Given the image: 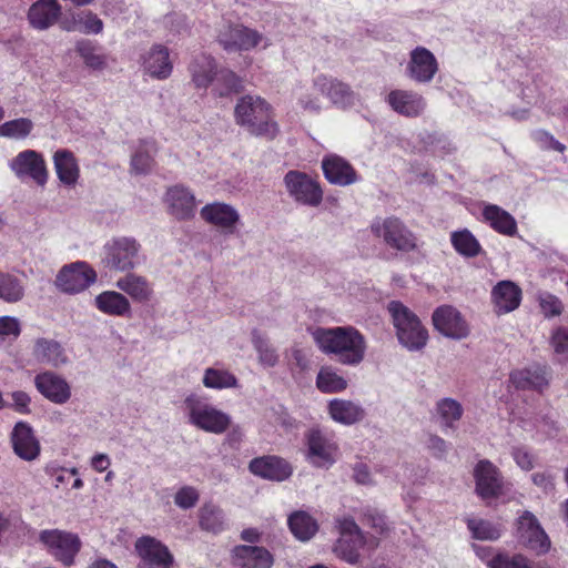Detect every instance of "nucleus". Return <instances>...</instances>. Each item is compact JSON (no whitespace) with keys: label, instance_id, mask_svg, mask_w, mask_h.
Here are the masks:
<instances>
[{"label":"nucleus","instance_id":"1","mask_svg":"<svg viewBox=\"0 0 568 568\" xmlns=\"http://www.w3.org/2000/svg\"><path fill=\"white\" fill-rule=\"evenodd\" d=\"M313 338L322 352L335 355L344 365H357L364 359L365 339L354 327L317 328Z\"/></svg>","mask_w":568,"mask_h":568},{"label":"nucleus","instance_id":"2","mask_svg":"<svg viewBox=\"0 0 568 568\" xmlns=\"http://www.w3.org/2000/svg\"><path fill=\"white\" fill-rule=\"evenodd\" d=\"M234 121L256 136L274 139L278 132L277 123L273 120L272 105L260 95L241 97L234 106Z\"/></svg>","mask_w":568,"mask_h":568},{"label":"nucleus","instance_id":"3","mask_svg":"<svg viewBox=\"0 0 568 568\" xmlns=\"http://www.w3.org/2000/svg\"><path fill=\"white\" fill-rule=\"evenodd\" d=\"M387 310L392 316L399 343L412 352L424 348L428 339V333L417 315L398 301H392Z\"/></svg>","mask_w":568,"mask_h":568},{"label":"nucleus","instance_id":"4","mask_svg":"<svg viewBox=\"0 0 568 568\" xmlns=\"http://www.w3.org/2000/svg\"><path fill=\"white\" fill-rule=\"evenodd\" d=\"M189 422L199 429L212 434H223L231 425V416L204 402L197 395L184 400Z\"/></svg>","mask_w":568,"mask_h":568},{"label":"nucleus","instance_id":"5","mask_svg":"<svg viewBox=\"0 0 568 568\" xmlns=\"http://www.w3.org/2000/svg\"><path fill=\"white\" fill-rule=\"evenodd\" d=\"M371 231L397 251L410 252L417 246L416 236L398 217L376 219L371 225Z\"/></svg>","mask_w":568,"mask_h":568},{"label":"nucleus","instance_id":"6","mask_svg":"<svg viewBox=\"0 0 568 568\" xmlns=\"http://www.w3.org/2000/svg\"><path fill=\"white\" fill-rule=\"evenodd\" d=\"M141 245L133 237H115L108 242L102 262L111 270L126 272L133 270L138 262Z\"/></svg>","mask_w":568,"mask_h":568},{"label":"nucleus","instance_id":"7","mask_svg":"<svg viewBox=\"0 0 568 568\" xmlns=\"http://www.w3.org/2000/svg\"><path fill=\"white\" fill-rule=\"evenodd\" d=\"M284 184L290 196L297 203L318 206L323 200L320 184L304 172L291 170L284 176Z\"/></svg>","mask_w":568,"mask_h":568},{"label":"nucleus","instance_id":"8","mask_svg":"<svg viewBox=\"0 0 568 568\" xmlns=\"http://www.w3.org/2000/svg\"><path fill=\"white\" fill-rule=\"evenodd\" d=\"M339 538L334 546L337 557L349 564H356L359 557L358 550L364 545V536L352 517H343L336 520Z\"/></svg>","mask_w":568,"mask_h":568},{"label":"nucleus","instance_id":"9","mask_svg":"<svg viewBox=\"0 0 568 568\" xmlns=\"http://www.w3.org/2000/svg\"><path fill=\"white\" fill-rule=\"evenodd\" d=\"M139 557L138 568H173L174 557L170 549L151 536H142L134 544Z\"/></svg>","mask_w":568,"mask_h":568},{"label":"nucleus","instance_id":"10","mask_svg":"<svg viewBox=\"0 0 568 568\" xmlns=\"http://www.w3.org/2000/svg\"><path fill=\"white\" fill-rule=\"evenodd\" d=\"M200 216L206 224L214 226L223 235L235 234L241 223L239 211L233 205L220 201L205 204L200 210Z\"/></svg>","mask_w":568,"mask_h":568},{"label":"nucleus","instance_id":"11","mask_svg":"<svg viewBox=\"0 0 568 568\" xmlns=\"http://www.w3.org/2000/svg\"><path fill=\"white\" fill-rule=\"evenodd\" d=\"M219 43L226 51H248L256 48L264 41L267 47L268 40L257 30L247 28L242 24L227 26L220 31L217 37Z\"/></svg>","mask_w":568,"mask_h":568},{"label":"nucleus","instance_id":"12","mask_svg":"<svg viewBox=\"0 0 568 568\" xmlns=\"http://www.w3.org/2000/svg\"><path fill=\"white\" fill-rule=\"evenodd\" d=\"M40 540L58 560L67 566L73 562L81 547V541L75 534L59 529L43 530L40 534Z\"/></svg>","mask_w":568,"mask_h":568},{"label":"nucleus","instance_id":"13","mask_svg":"<svg viewBox=\"0 0 568 568\" xmlns=\"http://www.w3.org/2000/svg\"><path fill=\"white\" fill-rule=\"evenodd\" d=\"M97 281L95 271L85 262L63 266L57 275V286L65 293H79Z\"/></svg>","mask_w":568,"mask_h":568},{"label":"nucleus","instance_id":"14","mask_svg":"<svg viewBox=\"0 0 568 568\" xmlns=\"http://www.w3.org/2000/svg\"><path fill=\"white\" fill-rule=\"evenodd\" d=\"M434 327L444 336L463 339L469 335V327L458 310L450 305L437 307L433 313Z\"/></svg>","mask_w":568,"mask_h":568},{"label":"nucleus","instance_id":"15","mask_svg":"<svg viewBox=\"0 0 568 568\" xmlns=\"http://www.w3.org/2000/svg\"><path fill=\"white\" fill-rule=\"evenodd\" d=\"M168 212L178 221H191L196 213V199L186 186L176 184L169 187L164 195Z\"/></svg>","mask_w":568,"mask_h":568},{"label":"nucleus","instance_id":"16","mask_svg":"<svg viewBox=\"0 0 568 568\" xmlns=\"http://www.w3.org/2000/svg\"><path fill=\"white\" fill-rule=\"evenodd\" d=\"M439 70L436 57L424 47H416L409 53L406 75L417 83H429Z\"/></svg>","mask_w":568,"mask_h":568},{"label":"nucleus","instance_id":"17","mask_svg":"<svg viewBox=\"0 0 568 568\" xmlns=\"http://www.w3.org/2000/svg\"><path fill=\"white\" fill-rule=\"evenodd\" d=\"M11 170L19 179L29 178L43 186L48 180L45 162L40 153L33 150L20 152L10 163Z\"/></svg>","mask_w":568,"mask_h":568},{"label":"nucleus","instance_id":"18","mask_svg":"<svg viewBox=\"0 0 568 568\" xmlns=\"http://www.w3.org/2000/svg\"><path fill=\"white\" fill-rule=\"evenodd\" d=\"M476 493L483 498H495L504 493V478L499 469L489 460H480L474 470Z\"/></svg>","mask_w":568,"mask_h":568},{"label":"nucleus","instance_id":"19","mask_svg":"<svg viewBox=\"0 0 568 568\" xmlns=\"http://www.w3.org/2000/svg\"><path fill=\"white\" fill-rule=\"evenodd\" d=\"M142 71L156 80L168 79L173 71L170 51L163 44H153L140 58Z\"/></svg>","mask_w":568,"mask_h":568},{"label":"nucleus","instance_id":"20","mask_svg":"<svg viewBox=\"0 0 568 568\" xmlns=\"http://www.w3.org/2000/svg\"><path fill=\"white\" fill-rule=\"evenodd\" d=\"M386 101L392 110L406 118H417L426 109L424 97L412 90H392Z\"/></svg>","mask_w":568,"mask_h":568},{"label":"nucleus","instance_id":"21","mask_svg":"<svg viewBox=\"0 0 568 568\" xmlns=\"http://www.w3.org/2000/svg\"><path fill=\"white\" fill-rule=\"evenodd\" d=\"M38 392L54 404H64L71 397V387L68 382L53 372H43L34 377Z\"/></svg>","mask_w":568,"mask_h":568},{"label":"nucleus","instance_id":"22","mask_svg":"<svg viewBox=\"0 0 568 568\" xmlns=\"http://www.w3.org/2000/svg\"><path fill=\"white\" fill-rule=\"evenodd\" d=\"M62 7L58 0H37L33 2L27 18L30 26L36 30H48L60 20Z\"/></svg>","mask_w":568,"mask_h":568},{"label":"nucleus","instance_id":"23","mask_svg":"<svg viewBox=\"0 0 568 568\" xmlns=\"http://www.w3.org/2000/svg\"><path fill=\"white\" fill-rule=\"evenodd\" d=\"M316 85L318 90L325 91V95L338 108H351L358 101V94L338 79L322 74L316 77Z\"/></svg>","mask_w":568,"mask_h":568},{"label":"nucleus","instance_id":"24","mask_svg":"<svg viewBox=\"0 0 568 568\" xmlns=\"http://www.w3.org/2000/svg\"><path fill=\"white\" fill-rule=\"evenodd\" d=\"M11 443L14 454L23 460L32 462L40 455V443L27 423L16 424L11 433Z\"/></svg>","mask_w":568,"mask_h":568},{"label":"nucleus","instance_id":"25","mask_svg":"<svg viewBox=\"0 0 568 568\" xmlns=\"http://www.w3.org/2000/svg\"><path fill=\"white\" fill-rule=\"evenodd\" d=\"M252 474L268 480L283 481L292 475L291 465L277 456H262L250 462Z\"/></svg>","mask_w":568,"mask_h":568},{"label":"nucleus","instance_id":"26","mask_svg":"<svg viewBox=\"0 0 568 568\" xmlns=\"http://www.w3.org/2000/svg\"><path fill=\"white\" fill-rule=\"evenodd\" d=\"M308 458L317 467H328L335 462L336 445L316 429L307 435Z\"/></svg>","mask_w":568,"mask_h":568},{"label":"nucleus","instance_id":"27","mask_svg":"<svg viewBox=\"0 0 568 568\" xmlns=\"http://www.w3.org/2000/svg\"><path fill=\"white\" fill-rule=\"evenodd\" d=\"M491 300L496 313L506 314L519 306L521 290L511 281H500L493 287Z\"/></svg>","mask_w":568,"mask_h":568},{"label":"nucleus","instance_id":"28","mask_svg":"<svg viewBox=\"0 0 568 568\" xmlns=\"http://www.w3.org/2000/svg\"><path fill=\"white\" fill-rule=\"evenodd\" d=\"M103 21L91 10L72 12L60 21V28L67 32H81L83 34H99L103 31Z\"/></svg>","mask_w":568,"mask_h":568},{"label":"nucleus","instance_id":"29","mask_svg":"<svg viewBox=\"0 0 568 568\" xmlns=\"http://www.w3.org/2000/svg\"><path fill=\"white\" fill-rule=\"evenodd\" d=\"M322 169L328 182L337 185H349L357 180L353 166L337 155H328L322 161Z\"/></svg>","mask_w":568,"mask_h":568},{"label":"nucleus","instance_id":"30","mask_svg":"<svg viewBox=\"0 0 568 568\" xmlns=\"http://www.w3.org/2000/svg\"><path fill=\"white\" fill-rule=\"evenodd\" d=\"M234 561L240 568H271L273 556L257 546H237L234 549Z\"/></svg>","mask_w":568,"mask_h":568},{"label":"nucleus","instance_id":"31","mask_svg":"<svg viewBox=\"0 0 568 568\" xmlns=\"http://www.w3.org/2000/svg\"><path fill=\"white\" fill-rule=\"evenodd\" d=\"M192 83L196 89H207L217 75V64L211 55H196L189 65Z\"/></svg>","mask_w":568,"mask_h":568},{"label":"nucleus","instance_id":"32","mask_svg":"<svg viewBox=\"0 0 568 568\" xmlns=\"http://www.w3.org/2000/svg\"><path fill=\"white\" fill-rule=\"evenodd\" d=\"M95 307L103 314L115 317L131 315V304L125 295L116 291H104L94 298Z\"/></svg>","mask_w":568,"mask_h":568},{"label":"nucleus","instance_id":"33","mask_svg":"<svg viewBox=\"0 0 568 568\" xmlns=\"http://www.w3.org/2000/svg\"><path fill=\"white\" fill-rule=\"evenodd\" d=\"M54 169L59 181L65 186H74L80 178V169L74 154L65 149L55 151Z\"/></svg>","mask_w":568,"mask_h":568},{"label":"nucleus","instance_id":"34","mask_svg":"<svg viewBox=\"0 0 568 568\" xmlns=\"http://www.w3.org/2000/svg\"><path fill=\"white\" fill-rule=\"evenodd\" d=\"M115 287L140 303L149 302L153 295V288L148 280L134 273L120 277L115 282Z\"/></svg>","mask_w":568,"mask_h":568},{"label":"nucleus","instance_id":"35","mask_svg":"<svg viewBox=\"0 0 568 568\" xmlns=\"http://www.w3.org/2000/svg\"><path fill=\"white\" fill-rule=\"evenodd\" d=\"M33 357L41 364L59 367L67 363L62 346L53 339L38 338L33 346Z\"/></svg>","mask_w":568,"mask_h":568},{"label":"nucleus","instance_id":"36","mask_svg":"<svg viewBox=\"0 0 568 568\" xmlns=\"http://www.w3.org/2000/svg\"><path fill=\"white\" fill-rule=\"evenodd\" d=\"M483 215L496 232L508 236H513L516 234V220L510 213L499 207L498 205H486Z\"/></svg>","mask_w":568,"mask_h":568},{"label":"nucleus","instance_id":"37","mask_svg":"<svg viewBox=\"0 0 568 568\" xmlns=\"http://www.w3.org/2000/svg\"><path fill=\"white\" fill-rule=\"evenodd\" d=\"M331 417L341 424L351 425L357 423L364 417V409L346 399H333L328 404Z\"/></svg>","mask_w":568,"mask_h":568},{"label":"nucleus","instance_id":"38","mask_svg":"<svg viewBox=\"0 0 568 568\" xmlns=\"http://www.w3.org/2000/svg\"><path fill=\"white\" fill-rule=\"evenodd\" d=\"M511 382L517 388L542 390L548 385L546 369L539 366L511 373Z\"/></svg>","mask_w":568,"mask_h":568},{"label":"nucleus","instance_id":"39","mask_svg":"<svg viewBox=\"0 0 568 568\" xmlns=\"http://www.w3.org/2000/svg\"><path fill=\"white\" fill-rule=\"evenodd\" d=\"M75 52L81 57L87 68L102 71L108 67V57L98 52L92 41L82 39L75 44Z\"/></svg>","mask_w":568,"mask_h":568},{"label":"nucleus","instance_id":"40","mask_svg":"<svg viewBox=\"0 0 568 568\" xmlns=\"http://www.w3.org/2000/svg\"><path fill=\"white\" fill-rule=\"evenodd\" d=\"M288 526L293 535L306 541L311 539L318 529L317 523L305 511H295L288 518Z\"/></svg>","mask_w":568,"mask_h":568},{"label":"nucleus","instance_id":"41","mask_svg":"<svg viewBox=\"0 0 568 568\" xmlns=\"http://www.w3.org/2000/svg\"><path fill=\"white\" fill-rule=\"evenodd\" d=\"M450 242L457 253L465 257H475L481 252L479 242L467 229L453 232Z\"/></svg>","mask_w":568,"mask_h":568},{"label":"nucleus","instance_id":"42","mask_svg":"<svg viewBox=\"0 0 568 568\" xmlns=\"http://www.w3.org/2000/svg\"><path fill=\"white\" fill-rule=\"evenodd\" d=\"M244 90L242 79L231 70H222L216 78V84L212 90L215 97L224 98Z\"/></svg>","mask_w":568,"mask_h":568},{"label":"nucleus","instance_id":"43","mask_svg":"<svg viewBox=\"0 0 568 568\" xmlns=\"http://www.w3.org/2000/svg\"><path fill=\"white\" fill-rule=\"evenodd\" d=\"M436 413L439 416L443 426L454 428L464 413L462 404L450 397L442 398L436 404Z\"/></svg>","mask_w":568,"mask_h":568},{"label":"nucleus","instance_id":"44","mask_svg":"<svg viewBox=\"0 0 568 568\" xmlns=\"http://www.w3.org/2000/svg\"><path fill=\"white\" fill-rule=\"evenodd\" d=\"M203 385L206 388L223 389L237 387V378L226 369L209 367L204 371Z\"/></svg>","mask_w":568,"mask_h":568},{"label":"nucleus","instance_id":"45","mask_svg":"<svg viewBox=\"0 0 568 568\" xmlns=\"http://www.w3.org/2000/svg\"><path fill=\"white\" fill-rule=\"evenodd\" d=\"M200 527L203 530L217 534L223 530L224 528V515L223 510L213 505V504H205L200 509Z\"/></svg>","mask_w":568,"mask_h":568},{"label":"nucleus","instance_id":"46","mask_svg":"<svg viewBox=\"0 0 568 568\" xmlns=\"http://www.w3.org/2000/svg\"><path fill=\"white\" fill-rule=\"evenodd\" d=\"M24 296L21 281L11 274L0 272V298L7 303H17Z\"/></svg>","mask_w":568,"mask_h":568},{"label":"nucleus","instance_id":"47","mask_svg":"<svg viewBox=\"0 0 568 568\" xmlns=\"http://www.w3.org/2000/svg\"><path fill=\"white\" fill-rule=\"evenodd\" d=\"M316 385L324 393H335L344 390L347 382L331 367H322L317 374Z\"/></svg>","mask_w":568,"mask_h":568},{"label":"nucleus","instance_id":"48","mask_svg":"<svg viewBox=\"0 0 568 568\" xmlns=\"http://www.w3.org/2000/svg\"><path fill=\"white\" fill-rule=\"evenodd\" d=\"M33 129V123L28 118H19L7 121L0 125V136L11 139H24Z\"/></svg>","mask_w":568,"mask_h":568},{"label":"nucleus","instance_id":"49","mask_svg":"<svg viewBox=\"0 0 568 568\" xmlns=\"http://www.w3.org/2000/svg\"><path fill=\"white\" fill-rule=\"evenodd\" d=\"M467 527L476 539L496 540L500 537V528L484 519H468Z\"/></svg>","mask_w":568,"mask_h":568},{"label":"nucleus","instance_id":"50","mask_svg":"<svg viewBox=\"0 0 568 568\" xmlns=\"http://www.w3.org/2000/svg\"><path fill=\"white\" fill-rule=\"evenodd\" d=\"M520 542L537 554H545L550 548V541L544 529L538 526L529 532L524 534Z\"/></svg>","mask_w":568,"mask_h":568},{"label":"nucleus","instance_id":"51","mask_svg":"<svg viewBox=\"0 0 568 568\" xmlns=\"http://www.w3.org/2000/svg\"><path fill=\"white\" fill-rule=\"evenodd\" d=\"M252 343L258 354V362L262 365L268 367H273L276 365L278 356L267 339H265L263 336L254 332Z\"/></svg>","mask_w":568,"mask_h":568},{"label":"nucleus","instance_id":"52","mask_svg":"<svg viewBox=\"0 0 568 568\" xmlns=\"http://www.w3.org/2000/svg\"><path fill=\"white\" fill-rule=\"evenodd\" d=\"M322 95H325V91L317 89L315 78L311 89L298 97V105L306 112L318 113L322 110Z\"/></svg>","mask_w":568,"mask_h":568},{"label":"nucleus","instance_id":"53","mask_svg":"<svg viewBox=\"0 0 568 568\" xmlns=\"http://www.w3.org/2000/svg\"><path fill=\"white\" fill-rule=\"evenodd\" d=\"M148 146V143L142 145L131 159V170L135 174H146L153 166V158Z\"/></svg>","mask_w":568,"mask_h":568},{"label":"nucleus","instance_id":"54","mask_svg":"<svg viewBox=\"0 0 568 568\" xmlns=\"http://www.w3.org/2000/svg\"><path fill=\"white\" fill-rule=\"evenodd\" d=\"M489 568H530L528 559L523 555L508 556L498 554L488 561Z\"/></svg>","mask_w":568,"mask_h":568},{"label":"nucleus","instance_id":"55","mask_svg":"<svg viewBox=\"0 0 568 568\" xmlns=\"http://www.w3.org/2000/svg\"><path fill=\"white\" fill-rule=\"evenodd\" d=\"M539 305L545 316H557L562 312V303L560 300L549 293H541L538 296Z\"/></svg>","mask_w":568,"mask_h":568},{"label":"nucleus","instance_id":"56","mask_svg":"<svg viewBox=\"0 0 568 568\" xmlns=\"http://www.w3.org/2000/svg\"><path fill=\"white\" fill-rule=\"evenodd\" d=\"M199 500V493L191 486L181 488L174 496V503L182 509H189L195 506Z\"/></svg>","mask_w":568,"mask_h":568},{"label":"nucleus","instance_id":"57","mask_svg":"<svg viewBox=\"0 0 568 568\" xmlns=\"http://www.w3.org/2000/svg\"><path fill=\"white\" fill-rule=\"evenodd\" d=\"M534 140L539 144V146L544 150H555L558 152H564L566 146L557 141L549 132L545 130H537L532 133Z\"/></svg>","mask_w":568,"mask_h":568},{"label":"nucleus","instance_id":"58","mask_svg":"<svg viewBox=\"0 0 568 568\" xmlns=\"http://www.w3.org/2000/svg\"><path fill=\"white\" fill-rule=\"evenodd\" d=\"M551 345L558 355L568 356V327H558L551 335Z\"/></svg>","mask_w":568,"mask_h":568},{"label":"nucleus","instance_id":"59","mask_svg":"<svg viewBox=\"0 0 568 568\" xmlns=\"http://www.w3.org/2000/svg\"><path fill=\"white\" fill-rule=\"evenodd\" d=\"M20 332V323L16 317L0 316V344L6 337H18Z\"/></svg>","mask_w":568,"mask_h":568},{"label":"nucleus","instance_id":"60","mask_svg":"<svg viewBox=\"0 0 568 568\" xmlns=\"http://www.w3.org/2000/svg\"><path fill=\"white\" fill-rule=\"evenodd\" d=\"M516 464L523 470H530L534 467V457L532 455L525 449L524 447H515L511 453Z\"/></svg>","mask_w":568,"mask_h":568},{"label":"nucleus","instance_id":"61","mask_svg":"<svg viewBox=\"0 0 568 568\" xmlns=\"http://www.w3.org/2000/svg\"><path fill=\"white\" fill-rule=\"evenodd\" d=\"M540 526L537 518L529 511H525L518 519V538H523L524 534L529 532L534 527Z\"/></svg>","mask_w":568,"mask_h":568},{"label":"nucleus","instance_id":"62","mask_svg":"<svg viewBox=\"0 0 568 568\" xmlns=\"http://www.w3.org/2000/svg\"><path fill=\"white\" fill-rule=\"evenodd\" d=\"M353 478L359 485H372L373 478L367 465L357 463L353 467Z\"/></svg>","mask_w":568,"mask_h":568},{"label":"nucleus","instance_id":"63","mask_svg":"<svg viewBox=\"0 0 568 568\" xmlns=\"http://www.w3.org/2000/svg\"><path fill=\"white\" fill-rule=\"evenodd\" d=\"M531 480L537 487L546 493L554 490V476L548 471H538L532 474Z\"/></svg>","mask_w":568,"mask_h":568},{"label":"nucleus","instance_id":"64","mask_svg":"<svg viewBox=\"0 0 568 568\" xmlns=\"http://www.w3.org/2000/svg\"><path fill=\"white\" fill-rule=\"evenodd\" d=\"M12 400H13V408L19 413H28L29 412V405H30V396L22 392L17 390L11 394Z\"/></svg>","mask_w":568,"mask_h":568}]
</instances>
